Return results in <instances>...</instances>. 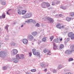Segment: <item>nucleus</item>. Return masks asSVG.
<instances>
[{
  "label": "nucleus",
  "instance_id": "51",
  "mask_svg": "<svg viewBox=\"0 0 74 74\" xmlns=\"http://www.w3.org/2000/svg\"><path fill=\"white\" fill-rule=\"evenodd\" d=\"M6 13H7V14H8V15H10V13H9V12H7Z\"/></svg>",
  "mask_w": 74,
  "mask_h": 74
},
{
  "label": "nucleus",
  "instance_id": "60",
  "mask_svg": "<svg viewBox=\"0 0 74 74\" xmlns=\"http://www.w3.org/2000/svg\"><path fill=\"white\" fill-rule=\"evenodd\" d=\"M58 16V15H55V16L56 17V16Z\"/></svg>",
  "mask_w": 74,
  "mask_h": 74
},
{
  "label": "nucleus",
  "instance_id": "25",
  "mask_svg": "<svg viewBox=\"0 0 74 74\" xmlns=\"http://www.w3.org/2000/svg\"><path fill=\"white\" fill-rule=\"evenodd\" d=\"M40 26V24L38 23H37L35 25V27H39Z\"/></svg>",
  "mask_w": 74,
  "mask_h": 74
},
{
  "label": "nucleus",
  "instance_id": "53",
  "mask_svg": "<svg viewBox=\"0 0 74 74\" xmlns=\"http://www.w3.org/2000/svg\"><path fill=\"white\" fill-rule=\"evenodd\" d=\"M59 16L61 17L62 16V14H60L59 15Z\"/></svg>",
  "mask_w": 74,
  "mask_h": 74
},
{
  "label": "nucleus",
  "instance_id": "20",
  "mask_svg": "<svg viewBox=\"0 0 74 74\" xmlns=\"http://www.w3.org/2000/svg\"><path fill=\"white\" fill-rule=\"evenodd\" d=\"M33 21V20L32 19H29L27 21H26L25 22L26 23H29L32 22V21Z\"/></svg>",
  "mask_w": 74,
  "mask_h": 74
},
{
  "label": "nucleus",
  "instance_id": "44",
  "mask_svg": "<svg viewBox=\"0 0 74 74\" xmlns=\"http://www.w3.org/2000/svg\"><path fill=\"white\" fill-rule=\"evenodd\" d=\"M47 52V55H51V51H49V50H48V52Z\"/></svg>",
  "mask_w": 74,
  "mask_h": 74
},
{
  "label": "nucleus",
  "instance_id": "19",
  "mask_svg": "<svg viewBox=\"0 0 74 74\" xmlns=\"http://www.w3.org/2000/svg\"><path fill=\"white\" fill-rule=\"evenodd\" d=\"M64 47V45L63 44H61L59 45V48L60 49H62Z\"/></svg>",
  "mask_w": 74,
  "mask_h": 74
},
{
  "label": "nucleus",
  "instance_id": "10",
  "mask_svg": "<svg viewBox=\"0 0 74 74\" xmlns=\"http://www.w3.org/2000/svg\"><path fill=\"white\" fill-rule=\"evenodd\" d=\"M54 41H53V48L54 49H57V48H58V46L56 45V44H55V43H54Z\"/></svg>",
  "mask_w": 74,
  "mask_h": 74
},
{
  "label": "nucleus",
  "instance_id": "13",
  "mask_svg": "<svg viewBox=\"0 0 74 74\" xmlns=\"http://www.w3.org/2000/svg\"><path fill=\"white\" fill-rule=\"evenodd\" d=\"M17 12L19 15H21L22 14V10L21 9H18L17 11Z\"/></svg>",
  "mask_w": 74,
  "mask_h": 74
},
{
  "label": "nucleus",
  "instance_id": "62",
  "mask_svg": "<svg viewBox=\"0 0 74 74\" xmlns=\"http://www.w3.org/2000/svg\"><path fill=\"white\" fill-rule=\"evenodd\" d=\"M39 1H42V0H39Z\"/></svg>",
  "mask_w": 74,
  "mask_h": 74
},
{
  "label": "nucleus",
  "instance_id": "35",
  "mask_svg": "<svg viewBox=\"0 0 74 74\" xmlns=\"http://www.w3.org/2000/svg\"><path fill=\"white\" fill-rule=\"evenodd\" d=\"M36 71H37V70L36 69H34L31 70V71L32 72H35Z\"/></svg>",
  "mask_w": 74,
  "mask_h": 74
},
{
  "label": "nucleus",
  "instance_id": "45",
  "mask_svg": "<svg viewBox=\"0 0 74 74\" xmlns=\"http://www.w3.org/2000/svg\"><path fill=\"white\" fill-rule=\"evenodd\" d=\"M8 40H9V38H5V40L6 41H8Z\"/></svg>",
  "mask_w": 74,
  "mask_h": 74
},
{
  "label": "nucleus",
  "instance_id": "61",
  "mask_svg": "<svg viewBox=\"0 0 74 74\" xmlns=\"http://www.w3.org/2000/svg\"><path fill=\"white\" fill-rule=\"evenodd\" d=\"M1 45H0V48H1Z\"/></svg>",
  "mask_w": 74,
  "mask_h": 74
},
{
  "label": "nucleus",
  "instance_id": "28",
  "mask_svg": "<svg viewBox=\"0 0 74 74\" xmlns=\"http://www.w3.org/2000/svg\"><path fill=\"white\" fill-rule=\"evenodd\" d=\"M60 25H61V24L60 23H58L57 26V28H59V29H61V27H60Z\"/></svg>",
  "mask_w": 74,
  "mask_h": 74
},
{
  "label": "nucleus",
  "instance_id": "7",
  "mask_svg": "<svg viewBox=\"0 0 74 74\" xmlns=\"http://www.w3.org/2000/svg\"><path fill=\"white\" fill-rule=\"evenodd\" d=\"M47 20H48V21H49L50 23H53V22H54V20H53V19L49 17H47Z\"/></svg>",
  "mask_w": 74,
  "mask_h": 74
},
{
  "label": "nucleus",
  "instance_id": "49",
  "mask_svg": "<svg viewBox=\"0 0 74 74\" xmlns=\"http://www.w3.org/2000/svg\"><path fill=\"white\" fill-rule=\"evenodd\" d=\"M41 41L40 40H39L38 42V44H40L41 43Z\"/></svg>",
  "mask_w": 74,
  "mask_h": 74
},
{
  "label": "nucleus",
  "instance_id": "31",
  "mask_svg": "<svg viewBox=\"0 0 74 74\" xmlns=\"http://www.w3.org/2000/svg\"><path fill=\"white\" fill-rule=\"evenodd\" d=\"M10 45L12 46H14L15 45V43L12 42L10 43Z\"/></svg>",
  "mask_w": 74,
  "mask_h": 74
},
{
  "label": "nucleus",
  "instance_id": "41",
  "mask_svg": "<svg viewBox=\"0 0 74 74\" xmlns=\"http://www.w3.org/2000/svg\"><path fill=\"white\" fill-rule=\"evenodd\" d=\"M32 23H34V24H36V21H35V20H33Z\"/></svg>",
  "mask_w": 74,
  "mask_h": 74
},
{
  "label": "nucleus",
  "instance_id": "26",
  "mask_svg": "<svg viewBox=\"0 0 74 74\" xmlns=\"http://www.w3.org/2000/svg\"><path fill=\"white\" fill-rule=\"evenodd\" d=\"M43 52H44V53H47V52H48V49H44Z\"/></svg>",
  "mask_w": 74,
  "mask_h": 74
},
{
  "label": "nucleus",
  "instance_id": "3",
  "mask_svg": "<svg viewBox=\"0 0 74 74\" xmlns=\"http://www.w3.org/2000/svg\"><path fill=\"white\" fill-rule=\"evenodd\" d=\"M36 49H32V51L33 52V54L34 55H36L38 58L41 57L40 55V53L38 52H36Z\"/></svg>",
  "mask_w": 74,
  "mask_h": 74
},
{
  "label": "nucleus",
  "instance_id": "17",
  "mask_svg": "<svg viewBox=\"0 0 74 74\" xmlns=\"http://www.w3.org/2000/svg\"><path fill=\"white\" fill-rule=\"evenodd\" d=\"M74 19V18H70L69 17H66V20L67 21H68V22H70V21H71V20L72 19Z\"/></svg>",
  "mask_w": 74,
  "mask_h": 74
},
{
  "label": "nucleus",
  "instance_id": "48",
  "mask_svg": "<svg viewBox=\"0 0 74 74\" xmlns=\"http://www.w3.org/2000/svg\"><path fill=\"white\" fill-rule=\"evenodd\" d=\"M60 1H58L56 3V4H59L60 3Z\"/></svg>",
  "mask_w": 74,
  "mask_h": 74
},
{
  "label": "nucleus",
  "instance_id": "64",
  "mask_svg": "<svg viewBox=\"0 0 74 74\" xmlns=\"http://www.w3.org/2000/svg\"><path fill=\"white\" fill-rule=\"evenodd\" d=\"M1 32V28L0 27V32Z\"/></svg>",
  "mask_w": 74,
  "mask_h": 74
},
{
  "label": "nucleus",
  "instance_id": "6",
  "mask_svg": "<svg viewBox=\"0 0 74 74\" xmlns=\"http://www.w3.org/2000/svg\"><path fill=\"white\" fill-rule=\"evenodd\" d=\"M27 37L28 39L30 41H32V40H33V36L30 34L28 35Z\"/></svg>",
  "mask_w": 74,
  "mask_h": 74
},
{
  "label": "nucleus",
  "instance_id": "63",
  "mask_svg": "<svg viewBox=\"0 0 74 74\" xmlns=\"http://www.w3.org/2000/svg\"><path fill=\"white\" fill-rule=\"evenodd\" d=\"M18 29H21V28H20V27H19L18 28Z\"/></svg>",
  "mask_w": 74,
  "mask_h": 74
},
{
  "label": "nucleus",
  "instance_id": "40",
  "mask_svg": "<svg viewBox=\"0 0 74 74\" xmlns=\"http://www.w3.org/2000/svg\"><path fill=\"white\" fill-rule=\"evenodd\" d=\"M53 72L54 73H57V70L55 69H54L53 70Z\"/></svg>",
  "mask_w": 74,
  "mask_h": 74
},
{
  "label": "nucleus",
  "instance_id": "34",
  "mask_svg": "<svg viewBox=\"0 0 74 74\" xmlns=\"http://www.w3.org/2000/svg\"><path fill=\"white\" fill-rule=\"evenodd\" d=\"M46 66V65L44 63L41 64V66L42 67H45Z\"/></svg>",
  "mask_w": 74,
  "mask_h": 74
},
{
  "label": "nucleus",
  "instance_id": "57",
  "mask_svg": "<svg viewBox=\"0 0 74 74\" xmlns=\"http://www.w3.org/2000/svg\"><path fill=\"white\" fill-rule=\"evenodd\" d=\"M0 44H2V43L1 42V41H0Z\"/></svg>",
  "mask_w": 74,
  "mask_h": 74
},
{
  "label": "nucleus",
  "instance_id": "59",
  "mask_svg": "<svg viewBox=\"0 0 74 74\" xmlns=\"http://www.w3.org/2000/svg\"><path fill=\"white\" fill-rule=\"evenodd\" d=\"M46 74H50L49 73H46Z\"/></svg>",
  "mask_w": 74,
  "mask_h": 74
},
{
  "label": "nucleus",
  "instance_id": "42",
  "mask_svg": "<svg viewBox=\"0 0 74 74\" xmlns=\"http://www.w3.org/2000/svg\"><path fill=\"white\" fill-rule=\"evenodd\" d=\"M54 37L53 36H51L50 38L51 41L53 39Z\"/></svg>",
  "mask_w": 74,
  "mask_h": 74
},
{
  "label": "nucleus",
  "instance_id": "58",
  "mask_svg": "<svg viewBox=\"0 0 74 74\" xmlns=\"http://www.w3.org/2000/svg\"><path fill=\"white\" fill-rule=\"evenodd\" d=\"M26 74H29V73L28 72H26Z\"/></svg>",
  "mask_w": 74,
  "mask_h": 74
},
{
  "label": "nucleus",
  "instance_id": "54",
  "mask_svg": "<svg viewBox=\"0 0 74 74\" xmlns=\"http://www.w3.org/2000/svg\"><path fill=\"white\" fill-rule=\"evenodd\" d=\"M23 27V25H22L21 26V27Z\"/></svg>",
  "mask_w": 74,
  "mask_h": 74
},
{
  "label": "nucleus",
  "instance_id": "50",
  "mask_svg": "<svg viewBox=\"0 0 74 74\" xmlns=\"http://www.w3.org/2000/svg\"><path fill=\"white\" fill-rule=\"evenodd\" d=\"M9 37V35H7V36H6V38H8Z\"/></svg>",
  "mask_w": 74,
  "mask_h": 74
},
{
  "label": "nucleus",
  "instance_id": "5",
  "mask_svg": "<svg viewBox=\"0 0 74 74\" xmlns=\"http://www.w3.org/2000/svg\"><path fill=\"white\" fill-rule=\"evenodd\" d=\"M63 39L62 38H57L55 39V42H60L61 41H62Z\"/></svg>",
  "mask_w": 74,
  "mask_h": 74
},
{
  "label": "nucleus",
  "instance_id": "14",
  "mask_svg": "<svg viewBox=\"0 0 74 74\" xmlns=\"http://www.w3.org/2000/svg\"><path fill=\"white\" fill-rule=\"evenodd\" d=\"M18 50L16 49H14L13 50V54L16 55L18 53Z\"/></svg>",
  "mask_w": 74,
  "mask_h": 74
},
{
  "label": "nucleus",
  "instance_id": "23",
  "mask_svg": "<svg viewBox=\"0 0 74 74\" xmlns=\"http://www.w3.org/2000/svg\"><path fill=\"white\" fill-rule=\"evenodd\" d=\"M25 58V56L23 54H21V55L20 57V59H23V58Z\"/></svg>",
  "mask_w": 74,
  "mask_h": 74
},
{
  "label": "nucleus",
  "instance_id": "18",
  "mask_svg": "<svg viewBox=\"0 0 74 74\" xmlns=\"http://www.w3.org/2000/svg\"><path fill=\"white\" fill-rule=\"evenodd\" d=\"M37 32H34L32 33V35L33 36H36L37 35Z\"/></svg>",
  "mask_w": 74,
  "mask_h": 74
},
{
  "label": "nucleus",
  "instance_id": "52",
  "mask_svg": "<svg viewBox=\"0 0 74 74\" xmlns=\"http://www.w3.org/2000/svg\"><path fill=\"white\" fill-rule=\"evenodd\" d=\"M55 5V3H52L51 4V5H53V6H54Z\"/></svg>",
  "mask_w": 74,
  "mask_h": 74
},
{
  "label": "nucleus",
  "instance_id": "12",
  "mask_svg": "<svg viewBox=\"0 0 74 74\" xmlns=\"http://www.w3.org/2000/svg\"><path fill=\"white\" fill-rule=\"evenodd\" d=\"M23 42L24 44H26L28 42V40L26 39H24L23 40Z\"/></svg>",
  "mask_w": 74,
  "mask_h": 74
},
{
  "label": "nucleus",
  "instance_id": "32",
  "mask_svg": "<svg viewBox=\"0 0 74 74\" xmlns=\"http://www.w3.org/2000/svg\"><path fill=\"white\" fill-rule=\"evenodd\" d=\"M70 38H68L67 39L65 40V43H66L67 42L69 41H70Z\"/></svg>",
  "mask_w": 74,
  "mask_h": 74
},
{
  "label": "nucleus",
  "instance_id": "8",
  "mask_svg": "<svg viewBox=\"0 0 74 74\" xmlns=\"http://www.w3.org/2000/svg\"><path fill=\"white\" fill-rule=\"evenodd\" d=\"M65 54H66V55H70L71 54V53H72V51L67 50L65 52Z\"/></svg>",
  "mask_w": 74,
  "mask_h": 74
},
{
  "label": "nucleus",
  "instance_id": "55",
  "mask_svg": "<svg viewBox=\"0 0 74 74\" xmlns=\"http://www.w3.org/2000/svg\"><path fill=\"white\" fill-rule=\"evenodd\" d=\"M25 2H27L28 0H24Z\"/></svg>",
  "mask_w": 74,
  "mask_h": 74
},
{
  "label": "nucleus",
  "instance_id": "4",
  "mask_svg": "<svg viewBox=\"0 0 74 74\" xmlns=\"http://www.w3.org/2000/svg\"><path fill=\"white\" fill-rule=\"evenodd\" d=\"M68 36L69 37H71V38L72 40L74 39V34L73 32H70L68 34Z\"/></svg>",
  "mask_w": 74,
  "mask_h": 74
},
{
  "label": "nucleus",
  "instance_id": "27",
  "mask_svg": "<svg viewBox=\"0 0 74 74\" xmlns=\"http://www.w3.org/2000/svg\"><path fill=\"white\" fill-rule=\"evenodd\" d=\"M50 7V4L48 3H47L46 4V8Z\"/></svg>",
  "mask_w": 74,
  "mask_h": 74
},
{
  "label": "nucleus",
  "instance_id": "24",
  "mask_svg": "<svg viewBox=\"0 0 74 74\" xmlns=\"http://www.w3.org/2000/svg\"><path fill=\"white\" fill-rule=\"evenodd\" d=\"M71 51H72V52L74 51V46L72 45L71 46Z\"/></svg>",
  "mask_w": 74,
  "mask_h": 74
},
{
  "label": "nucleus",
  "instance_id": "11",
  "mask_svg": "<svg viewBox=\"0 0 74 74\" xmlns=\"http://www.w3.org/2000/svg\"><path fill=\"white\" fill-rule=\"evenodd\" d=\"M18 59L16 58H14L13 60V62L15 63H17L18 62Z\"/></svg>",
  "mask_w": 74,
  "mask_h": 74
},
{
  "label": "nucleus",
  "instance_id": "36",
  "mask_svg": "<svg viewBox=\"0 0 74 74\" xmlns=\"http://www.w3.org/2000/svg\"><path fill=\"white\" fill-rule=\"evenodd\" d=\"M2 18H5V13H3L2 15Z\"/></svg>",
  "mask_w": 74,
  "mask_h": 74
},
{
  "label": "nucleus",
  "instance_id": "29",
  "mask_svg": "<svg viewBox=\"0 0 74 74\" xmlns=\"http://www.w3.org/2000/svg\"><path fill=\"white\" fill-rule=\"evenodd\" d=\"M9 27V25H6L5 27V29L6 30H7V32H8V28Z\"/></svg>",
  "mask_w": 74,
  "mask_h": 74
},
{
  "label": "nucleus",
  "instance_id": "43",
  "mask_svg": "<svg viewBox=\"0 0 74 74\" xmlns=\"http://www.w3.org/2000/svg\"><path fill=\"white\" fill-rule=\"evenodd\" d=\"M66 27V26L64 25H62L61 27V29H64Z\"/></svg>",
  "mask_w": 74,
  "mask_h": 74
},
{
  "label": "nucleus",
  "instance_id": "47",
  "mask_svg": "<svg viewBox=\"0 0 74 74\" xmlns=\"http://www.w3.org/2000/svg\"><path fill=\"white\" fill-rule=\"evenodd\" d=\"M44 71L45 72H47V68L45 69L44 70Z\"/></svg>",
  "mask_w": 74,
  "mask_h": 74
},
{
  "label": "nucleus",
  "instance_id": "56",
  "mask_svg": "<svg viewBox=\"0 0 74 74\" xmlns=\"http://www.w3.org/2000/svg\"><path fill=\"white\" fill-rule=\"evenodd\" d=\"M0 19H2V16H0Z\"/></svg>",
  "mask_w": 74,
  "mask_h": 74
},
{
  "label": "nucleus",
  "instance_id": "39",
  "mask_svg": "<svg viewBox=\"0 0 74 74\" xmlns=\"http://www.w3.org/2000/svg\"><path fill=\"white\" fill-rule=\"evenodd\" d=\"M3 70H5L7 69V66H3L2 68Z\"/></svg>",
  "mask_w": 74,
  "mask_h": 74
},
{
  "label": "nucleus",
  "instance_id": "2",
  "mask_svg": "<svg viewBox=\"0 0 74 74\" xmlns=\"http://www.w3.org/2000/svg\"><path fill=\"white\" fill-rule=\"evenodd\" d=\"M7 51H0V58H4L7 55Z\"/></svg>",
  "mask_w": 74,
  "mask_h": 74
},
{
  "label": "nucleus",
  "instance_id": "21",
  "mask_svg": "<svg viewBox=\"0 0 74 74\" xmlns=\"http://www.w3.org/2000/svg\"><path fill=\"white\" fill-rule=\"evenodd\" d=\"M42 42H45L47 41V38L46 37H44L42 39Z\"/></svg>",
  "mask_w": 74,
  "mask_h": 74
},
{
  "label": "nucleus",
  "instance_id": "15",
  "mask_svg": "<svg viewBox=\"0 0 74 74\" xmlns=\"http://www.w3.org/2000/svg\"><path fill=\"white\" fill-rule=\"evenodd\" d=\"M69 15L71 17H74V12H70L69 13Z\"/></svg>",
  "mask_w": 74,
  "mask_h": 74
},
{
  "label": "nucleus",
  "instance_id": "30",
  "mask_svg": "<svg viewBox=\"0 0 74 74\" xmlns=\"http://www.w3.org/2000/svg\"><path fill=\"white\" fill-rule=\"evenodd\" d=\"M16 58L17 59H20V57H19V54H17L16 56Z\"/></svg>",
  "mask_w": 74,
  "mask_h": 74
},
{
  "label": "nucleus",
  "instance_id": "46",
  "mask_svg": "<svg viewBox=\"0 0 74 74\" xmlns=\"http://www.w3.org/2000/svg\"><path fill=\"white\" fill-rule=\"evenodd\" d=\"M29 56H32V53L31 52H29Z\"/></svg>",
  "mask_w": 74,
  "mask_h": 74
},
{
  "label": "nucleus",
  "instance_id": "1",
  "mask_svg": "<svg viewBox=\"0 0 74 74\" xmlns=\"http://www.w3.org/2000/svg\"><path fill=\"white\" fill-rule=\"evenodd\" d=\"M33 14L31 12H28L27 13L25 14L24 15L23 17V18H29L32 16Z\"/></svg>",
  "mask_w": 74,
  "mask_h": 74
},
{
  "label": "nucleus",
  "instance_id": "33",
  "mask_svg": "<svg viewBox=\"0 0 74 74\" xmlns=\"http://www.w3.org/2000/svg\"><path fill=\"white\" fill-rule=\"evenodd\" d=\"M60 8L62 9H63V10H66V8L64 6H62L60 7Z\"/></svg>",
  "mask_w": 74,
  "mask_h": 74
},
{
  "label": "nucleus",
  "instance_id": "16",
  "mask_svg": "<svg viewBox=\"0 0 74 74\" xmlns=\"http://www.w3.org/2000/svg\"><path fill=\"white\" fill-rule=\"evenodd\" d=\"M63 67V65L62 64H60L58 66V70H60L61 69H62Z\"/></svg>",
  "mask_w": 74,
  "mask_h": 74
},
{
  "label": "nucleus",
  "instance_id": "9",
  "mask_svg": "<svg viewBox=\"0 0 74 74\" xmlns=\"http://www.w3.org/2000/svg\"><path fill=\"white\" fill-rule=\"evenodd\" d=\"M46 2H44L42 3L41 6L42 8H46Z\"/></svg>",
  "mask_w": 74,
  "mask_h": 74
},
{
  "label": "nucleus",
  "instance_id": "37",
  "mask_svg": "<svg viewBox=\"0 0 74 74\" xmlns=\"http://www.w3.org/2000/svg\"><path fill=\"white\" fill-rule=\"evenodd\" d=\"M73 58H70L69 59L68 61L69 62H71V61H73Z\"/></svg>",
  "mask_w": 74,
  "mask_h": 74
},
{
  "label": "nucleus",
  "instance_id": "38",
  "mask_svg": "<svg viewBox=\"0 0 74 74\" xmlns=\"http://www.w3.org/2000/svg\"><path fill=\"white\" fill-rule=\"evenodd\" d=\"M1 4L2 5H5V4H6L5 2L4 1H2L1 2Z\"/></svg>",
  "mask_w": 74,
  "mask_h": 74
},
{
  "label": "nucleus",
  "instance_id": "22",
  "mask_svg": "<svg viewBox=\"0 0 74 74\" xmlns=\"http://www.w3.org/2000/svg\"><path fill=\"white\" fill-rule=\"evenodd\" d=\"M27 11L25 10H22V15H25Z\"/></svg>",
  "mask_w": 74,
  "mask_h": 74
}]
</instances>
